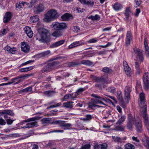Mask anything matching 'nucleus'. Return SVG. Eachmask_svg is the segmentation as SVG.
Listing matches in <instances>:
<instances>
[{
	"instance_id": "nucleus-60",
	"label": "nucleus",
	"mask_w": 149,
	"mask_h": 149,
	"mask_svg": "<svg viewBox=\"0 0 149 149\" xmlns=\"http://www.w3.org/2000/svg\"><path fill=\"white\" fill-rule=\"evenodd\" d=\"M71 95L73 100H74V98L77 97L79 95L77 92L71 94Z\"/></svg>"
},
{
	"instance_id": "nucleus-64",
	"label": "nucleus",
	"mask_w": 149,
	"mask_h": 149,
	"mask_svg": "<svg viewBox=\"0 0 149 149\" xmlns=\"http://www.w3.org/2000/svg\"><path fill=\"white\" fill-rule=\"evenodd\" d=\"M14 120H11L10 119H8L7 120V124L9 125H11Z\"/></svg>"
},
{
	"instance_id": "nucleus-61",
	"label": "nucleus",
	"mask_w": 149,
	"mask_h": 149,
	"mask_svg": "<svg viewBox=\"0 0 149 149\" xmlns=\"http://www.w3.org/2000/svg\"><path fill=\"white\" fill-rule=\"evenodd\" d=\"M6 124V122L2 118H0V125H4ZM1 127L0 126V128Z\"/></svg>"
},
{
	"instance_id": "nucleus-18",
	"label": "nucleus",
	"mask_w": 149,
	"mask_h": 149,
	"mask_svg": "<svg viewBox=\"0 0 149 149\" xmlns=\"http://www.w3.org/2000/svg\"><path fill=\"white\" fill-rule=\"evenodd\" d=\"M80 1L82 4L91 7L93 6L94 4L92 0H80Z\"/></svg>"
},
{
	"instance_id": "nucleus-12",
	"label": "nucleus",
	"mask_w": 149,
	"mask_h": 149,
	"mask_svg": "<svg viewBox=\"0 0 149 149\" xmlns=\"http://www.w3.org/2000/svg\"><path fill=\"white\" fill-rule=\"evenodd\" d=\"M123 65L124 70L126 74L128 76H131V69L128 66L127 62L124 61H123Z\"/></svg>"
},
{
	"instance_id": "nucleus-32",
	"label": "nucleus",
	"mask_w": 149,
	"mask_h": 149,
	"mask_svg": "<svg viewBox=\"0 0 149 149\" xmlns=\"http://www.w3.org/2000/svg\"><path fill=\"white\" fill-rule=\"evenodd\" d=\"M33 66H31L26 68H22L19 70L21 72H26L33 69Z\"/></svg>"
},
{
	"instance_id": "nucleus-52",
	"label": "nucleus",
	"mask_w": 149,
	"mask_h": 149,
	"mask_svg": "<svg viewBox=\"0 0 149 149\" xmlns=\"http://www.w3.org/2000/svg\"><path fill=\"white\" fill-rule=\"evenodd\" d=\"M108 92L114 93L116 91V88L113 87L108 88L107 89Z\"/></svg>"
},
{
	"instance_id": "nucleus-37",
	"label": "nucleus",
	"mask_w": 149,
	"mask_h": 149,
	"mask_svg": "<svg viewBox=\"0 0 149 149\" xmlns=\"http://www.w3.org/2000/svg\"><path fill=\"white\" fill-rule=\"evenodd\" d=\"M130 13L131 11L130 8L128 7L125 10V15L127 19H128L129 18V17Z\"/></svg>"
},
{
	"instance_id": "nucleus-36",
	"label": "nucleus",
	"mask_w": 149,
	"mask_h": 149,
	"mask_svg": "<svg viewBox=\"0 0 149 149\" xmlns=\"http://www.w3.org/2000/svg\"><path fill=\"white\" fill-rule=\"evenodd\" d=\"M125 127L123 125H118L116 126L114 130L116 131H123L124 130Z\"/></svg>"
},
{
	"instance_id": "nucleus-19",
	"label": "nucleus",
	"mask_w": 149,
	"mask_h": 149,
	"mask_svg": "<svg viewBox=\"0 0 149 149\" xmlns=\"http://www.w3.org/2000/svg\"><path fill=\"white\" fill-rule=\"evenodd\" d=\"M108 147L106 143H103L100 144H96L94 146V149H107Z\"/></svg>"
},
{
	"instance_id": "nucleus-49",
	"label": "nucleus",
	"mask_w": 149,
	"mask_h": 149,
	"mask_svg": "<svg viewBox=\"0 0 149 149\" xmlns=\"http://www.w3.org/2000/svg\"><path fill=\"white\" fill-rule=\"evenodd\" d=\"M118 98L120 101H123V98L122 97V94L121 92H119L117 93Z\"/></svg>"
},
{
	"instance_id": "nucleus-44",
	"label": "nucleus",
	"mask_w": 149,
	"mask_h": 149,
	"mask_svg": "<svg viewBox=\"0 0 149 149\" xmlns=\"http://www.w3.org/2000/svg\"><path fill=\"white\" fill-rule=\"evenodd\" d=\"M70 17L69 14L66 13L61 16V18L63 20H66L69 19Z\"/></svg>"
},
{
	"instance_id": "nucleus-13",
	"label": "nucleus",
	"mask_w": 149,
	"mask_h": 149,
	"mask_svg": "<svg viewBox=\"0 0 149 149\" xmlns=\"http://www.w3.org/2000/svg\"><path fill=\"white\" fill-rule=\"evenodd\" d=\"M38 126V122L36 121H35L27 123L25 125L23 126L22 128L24 129L36 127Z\"/></svg>"
},
{
	"instance_id": "nucleus-30",
	"label": "nucleus",
	"mask_w": 149,
	"mask_h": 149,
	"mask_svg": "<svg viewBox=\"0 0 149 149\" xmlns=\"http://www.w3.org/2000/svg\"><path fill=\"white\" fill-rule=\"evenodd\" d=\"M65 123V121L58 120L54 121L53 123L54 124H58L59 125L60 127H63L64 123Z\"/></svg>"
},
{
	"instance_id": "nucleus-63",
	"label": "nucleus",
	"mask_w": 149,
	"mask_h": 149,
	"mask_svg": "<svg viewBox=\"0 0 149 149\" xmlns=\"http://www.w3.org/2000/svg\"><path fill=\"white\" fill-rule=\"evenodd\" d=\"M16 51V49L15 48H11L9 52H10L11 53L13 54H14L15 53Z\"/></svg>"
},
{
	"instance_id": "nucleus-4",
	"label": "nucleus",
	"mask_w": 149,
	"mask_h": 149,
	"mask_svg": "<svg viewBox=\"0 0 149 149\" xmlns=\"http://www.w3.org/2000/svg\"><path fill=\"white\" fill-rule=\"evenodd\" d=\"M91 77L96 82V83L95 84V86L100 89L104 88V84L105 83H107L105 80L102 77H99L93 75H91Z\"/></svg>"
},
{
	"instance_id": "nucleus-51",
	"label": "nucleus",
	"mask_w": 149,
	"mask_h": 149,
	"mask_svg": "<svg viewBox=\"0 0 149 149\" xmlns=\"http://www.w3.org/2000/svg\"><path fill=\"white\" fill-rule=\"evenodd\" d=\"M96 107V104L93 102H90L88 103V108L92 109H94Z\"/></svg>"
},
{
	"instance_id": "nucleus-3",
	"label": "nucleus",
	"mask_w": 149,
	"mask_h": 149,
	"mask_svg": "<svg viewBox=\"0 0 149 149\" xmlns=\"http://www.w3.org/2000/svg\"><path fill=\"white\" fill-rule=\"evenodd\" d=\"M59 16L57 11L54 9H52L49 11L46 14L44 20L48 22L53 20Z\"/></svg>"
},
{
	"instance_id": "nucleus-9",
	"label": "nucleus",
	"mask_w": 149,
	"mask_h": 149,
	"mask_svg": "<svg viewBox=\"0 0 149 149\" xmlns=\"http://www.w3.org/2000/svg\"><path fill=\"white\" fill-rule=\"evenodd\" d=\"M143 81L144 83V88L147 90L149 88V76L148 73H145L143 76Z\"/></svg>"
},
{
	"instance_id": "nucleus-48",
	"label": "nucleus",
	"mask_w": 149,
	"mask_h": 149,
	"mask_svg": "<svg viewBox=\"0 0 149 149\" xmlns=\"http://www.w3.org/2000/svg\"><path fill=\"white\" fill-rule=\"evenodd\" d=\"M63 99L65 101L67 100L68 99L73 100L71 96V94H68L65 95Z\"/></svg>"
},
{
	"instance_id": "nucleus-15",
	"label": "nucleus",
	"mask_w": 149,
	"mask_h": 149,
	"mask_svg": "<svg viewBox=\"0 0 149 149\" xmlns=\"http://www.w3.org/2000/svg\"><path fill=\"white\" fill-rule=\"evenodd\" d=\"M113 10L116 11H118L121 10L123 8V5L120 3L116 2L112 5Z\"/></svg>"
},
{
	"instance_id": "nucleus-29",
	"label": "nucleus",
	"mask_w": 149,
	"mask_h": 149,
	"mask_svg": "<svg viewBox=\"0 0 149 149\" xmlns=\"http://www.w3.org/2000/svg\"><path fill=\"white\" fill-rule=\"evenodd\" d=\"M105 100V98L103 97L98 96L95 100V101L97 103H100L103 104V103L102 101Z\"/></svg>"
},
{
	"instance_id": "nucleus-41",
	"label": "nucleus",
	"mask_w": 149,
	"mask_h": 149,
	"mask_svg": "<svg viewBox=\"0 0 149 149\" xmlns=\"http://www.w3.org/2000/svg\"><path fill=\"white\" fill-rule=\"evenodd\" d=\"M126 118L125 116H121L120 118L119 119L117 123V124L120 125L123 123L125 120Z\"/></svg>"
},
{
	"instance_id": "nucleus-58",
	"label": "nucleus",
	"mask_w": 149,
	"mask_h": 149,
	"mask_svg": "<svg viewBox=\"0 0 149 149\" xmlns=\"http://www.w3.org/2000/svg\"><path fill=\"white\" fill-rule=\"evenodd\" d=\"M64 132L63 130H53L49 132H47V133H45V134H47L48 133H52L54 132H60L61 133H63Z\"/></svg>"
},
{
	"instance_id": "nucleus-1",
	"label": "nucleus",
	"mask_w": 149,
	"mask_h": 149,
	"mask_svg": "<svg viewBox=\"0 0 149 149\" xmlns=\"http://www.w3.org/2000/svg\"><path fill=\"white\" fill-rule=\"evenodd\" d=\"M52 26L53 28L56 30L54 31L52 33V35L56 38H59L62 35L63 33L60 30L65 29L67 28V24L64 23L55 22L52 24Z\"/></svg>"
},
{
	"instance_id": "nucleus-28",
	"label": "nucleus",
	"mask_w": 149,
	"mask_h": 149,
	"mask_svg": "<svg viewBox=\"0 0 149 149\" xmlns=\"http://www.w3.org/2000/svg\"><path fill=\"white\" fill-rule=\"evenodd\" d=\"M81 63L86 65L91 66L93 65L92 62L88 60H83L81 61Z\"/></svg>"
},
{
	"instance_id": "nucleus-34",
	"label": "nucleus",
	"mask_w": 149,
	"mask_h": 149,
	"mask_svg": "<svg viewBox=\"0 0 149 149\" xmlns=\"http://www.w3.org/2000/svg\"><path fill=\"white\" fill-rule=\"evenodd\" d=\"M55 92L53 91H47L44 92V94L47 96L50 97L53 96Z\"/></svg>"
},
{
	"instance_id": "nucleus-26",
	"label": "nucleus",
	"mask_w": 149,
	"mask_h": 149,
	"mask_svg": "<svg viewBox=\"0 0 149 149\" xmlns=\"http://www.w3.org/2000/svg\"><path fill=\"white\" fill-rule=\"evenodd\" d=\"M73 103V102H68L63 103V106L67 108L71 109L72 108L73 105L72 104Z\"/></svg>"
},
{
	"instance_id": "nucleus-24",
	"label": "nucleus",
	"mask_w": 149,
	"mask_h": 149,
	"mask_svg": "<svg viewBox=\"0 0 149 149\" xmlns=\"http://www.w3.org/2000/svg\"><path fill=\"white\" fill-rule=\"evenodd\" d=\"M147 38H146L144 39V45L145 46V50L146 51L145 52L146 56L147 58H149V52L148 51L149 49L147 43Z\"/></svg>"
},
{
	"instance_id": "nucleus-50",
	"label": "nucleus",
	"mask_w": 149,
	"mask_h": 149,
	"mask_svg": "<svg viewBox=\"0 0 149 149\" xmlns=\"http://www.w3.org/2000/svg\"><path fill=\"white\" fill-rule=\"evenodd\" d=\"M41 121L43 124H48L49 123L50 119L49 118H45L42 119Z\"/></svg>"
},
{
	"instance_id": "nucleus-31",
	"label": "nucleus",
	"mask_w": 149,
	"mask_h": 149,
	"mask_svg": "<svg viewBox=\"0 0 149 149\" xmlns=\"http://www.w3.org/2000/svg\"><path fill=\"white\" fill-rule=\"evenodd\" d=\"M30 19L31 22L33 23L36 22L39 20L38 16L37 15L32 16L30 17Z\"/></svg>"
},
{
	"instance_id": "nucleus-5",
	"label": "nucleus",
	"mask_w": 149,
	"mask_h": 149,
	"mask_svg": "<svg viewBox=\"0 0 149 149\" xmlns=\"http://www.w3.org/2000/svg\"><path fill=\"white\" fill-rule=\"evenodd\" d=\"M58 64L57 61H54L49 63L44 66L41 70L42 73L49 72L53 69L55 66Z\"/></svg>"
},
{
	"instance_id": "nucleus-57",
	"label": "nucleus",
	"mask_w": 149,
	"mask_h": 149,
	"mask_svg": "<svg viewBox=\"0 0 149 149\" xmlns=\"http://www.w3.org/2000/svg\"><path fill=\"white\" fill-rule=\"evenodd\" d=\"M85 90V88H79L77 91V92L79 95L82 92L84 91Z\"/></svg>"
},
{
	"instance_id": "nucleus-10",
	"label": "nucleus",
	"mask_w": 149,
	"mask_h": 149,
	"mask_svg": "<svg viewBox=\"0 0 149 149\" xmlns=\"http://www.w3.org/2000/svg\"><path fill=\"white\" fill-rule=\"evenodd\" d=\"M44 6L40 3L35 7L33 9L34 12L36 14H39L44 10Z\"/></svg>"
},
{
	"instance_id": "nucleus-40",
	"label": "nucleus",
	"mask_w": 149,
	"mask_h": 149,
	"mask_svg": "<svg viewBox=\"0 0 149 149\" xmlns=\"http://www.w3.org/2000/svg\"><path fill=\"white\" fill-rule=\"evenodd\" d=\"M125 149H134V146L130 143H128L125 144Z\"/></svg>"
},
{
	"instance_id": "nucleus-17",
	"label": "nucleus",
	"mask_w": 149,
	"mask_h": 149,
	"mask_svg": "<svg viewBox=\"0 0 149 149\" xmlns=\"http://www.w3.org/2000/svg\"><path fill=\"white\" fill-rule=\"evenodd\" d=\"M12 17V14L10 12L6 13L4 16L3 22L4 23H7L9 21Z\"/></svg>"
},
{
	"instance_id": "nucleus-25",
	"label": "nucleus",
	"mask_w": 149,
	"mask_h": 149,
	"mask_svg": "<svg viewBox=\"0 0 149 149\" xmlns=\"http://www.w3.org/2000/svg\"><path fill=\"white\" fill-rule=\"evenodd\" d=\"M131 88L128 87H126L125 90V97L127 100L130 99V93L131 92Z\"/></svg>"
},
{
	"instance_id": "nucleus-21",
	"label": "nucleus",
	"mask_w": 149,
	"mask_h": 149,
	"mask_svg": "<svg viewBox=\"0 0 149 149\" xmlns=\"http://www.w3.org/2000/svg\"><path fill=\"white\" fill-rule=\"evenodd\" d=\"M40 117L38 116H35L31 118H29L26 120L22 121L19 124L20 125H23L25 122H28L36 121L39 120Z\"/></svg>"
},
{
	"instance_id": "nucleus-33",
	"label": "nucleus",
	"mask_w": 149,
	"mask_h": 149,
	"mask_svg": "<svg viewBox=\"0 0 149 149\" xmlns=\"http://www.w3.org/2000/svg\"><path fill=\"white\" fill-rule=\"evenodd\" d=\"M135 66L136 69V72L138 74H139L141 72V70L139 68V64L138 62L136 61L135 63Z\"/></svg>"
},
{
	"instance_id": "nucleus-59",
	"label": "nucleus",
	"mask_w": 149,
	"mask_h": 149,
	"mask_svg": "<svg viewBox=\"0 0 149 149\" xmlns=\"http://www.w3.org/2000/svg\"><path fill=\"white\" fill-rule=\"evenodd\" d=\"M97 40L95 38H93L88 41L87 42L88 43H94L97 42Z\"/></svg>"
},
{
	"instance_id": "nucleus-43",
	"label": "nucleus",
	"mask_w": 149,
	"mask_h": 149,
	"mask_svg": "<svg viewBox=\"0 0 149 149\" xmlns=\"http://www.w3.org/2000/svg\"><path fill=\"white\" fill-rule=\"evenodd\" d=\"M32 86H29L28 87L26 88L21 91H20L21 92H23L25 93H27L32 91Z\"/></svg>"
},
{
	"instance_id": "nucleus-39",
	"label": "nucleus",
	"mask_w": 149,
	"mask_h": 149,
	"mask_svg": "<svg viewBox=\"0 0 149 149\" xmlns=\"http://www.w3.org/2000/svg\"><path fill=\"white\" fill-rule=\"evenodd\" d=\"M80 64V63L77 62L73 61L68 63V65L69 67H71L74 66L75 65H78Z\"/></svg>"
},
{
	"instance_id": "nucleus-53",
	"label": "nucleus",
	"mask_w": 149,
	"mask_h": 149,
	"mask_svg": "<svg viewBox=\"0 0 149 149\" xmlns=\"http://www.w3.org/2000/svg\"><path fill=\"white\" fill-rule=\"evenodd\" d=\"M50 54V52L49 50L47 51L41 53V55L43 56H47Z\"/></svg>"
},
{
	"instance_id": "nucleus-42",
	"label": "nucleus",
	"mask_w": 149,
	"mask_h": 149,
	"mask_svg": "<svg viewBox=\"0 0 149 149\" xmlns=\"http://www.w3.org/2000/svg\"><path fill=\"white\" fill-rule=\"evenodd\" d=\"M88 19H91L92 20H98L100 18L99 15H96L95 16L91 15L88 17Z\"/></svg>"
},
{
	"instance_id": "nucleus-45",
	"label": "nucleus",
	"mask_w": 149,
	"mask_h": 149,
	"mask_svg": "<svg viewBox=\"0 0 149 149\" xmlns=\"http://www.w3.org/2000/svg\"><path fill=\"white\" fill-rule=\"evenodd\" d=\"M93 117L91 115H87L86 116L85 118H83L84 121H89L92 119Z\"/></svg>"
},
{
	"instance_id": "nucleus-62",
	"label": "nucleus",
	"mask_w": 149,
	"mask_h": 149,
	"mask_svg": "<svg viewBox=\"0 0 149 149\" xmlns=\"http://www.w3.org/2000/svg\"><path fill=\"white\" fill-rule=\"evenodd\" d=\"M96 54L98 55L104 54H106V51L103 50L98 52L96 53Z\"/></svg>"
},
{
	"instance_id": "nucleus-22",
	"label": "nucleus",
	"mask_w": 149,
	"mask_h": 149,
	"mask_svg": "<svg viewBox=\"0 0 149 149\" xmlns=\"http://www.w3.org/2000/svg\"><path fill=\"white\" fill-rule=\"evenodd\" d=\"M65 42V40H62L53 43L50 46V47L54 48L58 47L63 44Z\"/></svg>"
},
{
	"instance_id": "nucleus-55",
	"label": "nucleus",
	"mask_w": 149,
	"mask_h": 149,
	"mask_svg": "<svg viewBox=\"0 0 149 149\" xmlns=\"http://www.w3.org/2000/svg\"><path fill=\"white\" fill-rule=\"evenodd\" d=\"M135 3H134V6L135 7L138 6L141 4V1L140 0H134Z\"/></svg>"
},
{
	"instance_id": "nucleus-11",
	"label": "nucleus",
	"mask_w": 149,
	"mask_h": 149,
	"mask_svg": "<svg viewBox=\"0 0 149 149\" xmlns=\"http://www.w3.org/2000/svg\"><path fill=\"white\" fill-rule=\"evenodd\" d=\"M132 40V36L131 31H128L126 34L125 40V43L127 46L130 45L131 42Z\"/></svg>"
},
{
	"instance_id": "nucleus-8",
	"label": "nucleus",
	"mask_w": 149,
	"mask_h": 149,
	"mask_svg": "<svg viewBox=\"0 0 149 149\" xmlns=\"http://www.w3.org/2000/svg\"><path fill=\"white\" fill-rule=\"evenodd\" d=\"M134 125L136 127V131L139 132H141L142 131V122L138 118L135 117Z\"/></svg>"
},
{
	"instance_id": "nucleus-2",
	"label": "nucleus",
	"mask_w": 149,
	"mask_h": 149,
	"mask_svg": "<svg viewBox=\"0 0 149 149\" xmlns=\"http://www.w3.org/2000/svg\"><path fill=\"white\" fill-rule=\"evenodd\" d=\"M48 31L47 30L42 28H39L38 30V33L36 36V40L42 42H47L49 41L47 34Z\"/></svg>"
},
{
	"instance_id": "nucleus-54",
	"label": "nucleus",
	"mask_w": 149,
	"mask_h": 149,
	"mask_svg": "<svg viewBox=\"0 0 149 149\" xmlns=\"http://www.w3.org/2000/svg\"><path fill=\"white\" fill-rule=\"evenodd\" d=\"M91 146L90 144H87L82 146L80 149H89Z\"/></svg>"
},
{
	"instance_id": "nucleus-46",
	"label": "nucleus",
	"mask_w": 149,
	"mask_h": 149,
	"mask_svg": "<svg viewBox=\"0 0 149 149\" xmlns=\"http://www.w3.org/2000/svg\"><path fill=\"white\" fill-rule=\"evenodd\" d=\"M134 49L135 53L137 54V57L142 54L143 52L141 50L139 49H136L134 48Z\"/></svg>"
},
{
	"instance_id": "nucleus-38",
	"label": "nucleus",
	"mask_w": 149,
	"mask_h": 149,
	"mask_svg": "<svg viewBox=\"0 0 149 149\" xmlns=\"http://www.w3.org/2000/svg\"><path fill=\"white\" fill-rule=\"evenodd\" d=\"M72 126V124L70 123H64L62 128L65 130H70L71 129Z\"/></svg>"
},
{
	"instance_id": "nucleus-6",
	"label": "nucleus",
	"mask_w": 149,
	"mask_h": 149,
	"mask_svg": "<svg viewBox=\"0 0 149 149\" xmlns=\"http://www.w3.org/2000/svg\"><path fill=\"white\" fill-rule=\"evenodd\" d=\"M58 64L57 61H54L49 63L44 66L41 70L42 73L49 72L53 69L55 66Z\"/></svg>"
},
{
	"instance_id": "nucleus-27",
	"label": "nucleus",
	"mask_w": 149,
	"mask_h": 149,
	"mask_svg": "<svg viewBox=\"0 0 149 149\" xmlns=\"http://www.w3.org/2000/svg\"><path fill=\"white\" fill-rule=\"evenodd\" d=\"M1 113L2 114L8 115L11 116H13L14 115L13 113L10 110L6 109L3 110L1 112Z\"/></svg>"
},
{
	"instance_id": "nucleus-20",
	"label": "nucleus",
	"mask_w": 149,
	"mask_h": 149,
	"mask_svg": "<svg viewBox=\"0 0 149 149\" xmlns=\"http://www.w3.org/2000/svg\"><path fill=\"white\" fill-rule=\"evenodd\" d=\"M21 48L22 51L25 53L28 52L30 49L29 46L25 42L22 43Z\"/></svg>"
},
{
	"instance_id": "nucleus-47",
	"label": "nucleus",
	"mask_w": 149,
	"mask_h": 149,
	"mask_svg": "<svg viewBox=\"0 0 149 149\" xmlns=\"http://www.w3.org/2000/svg\"><path fill=\"white\" fill-rule=\"evenodd\" d=\"M103 71L106 73H110L112 72L111 69L107 67H105L103 68Z\"/></svg>"
},
{
	"instance_id": "nucleus-56",
	"label": "nucleus",
	"mask_w": 149,
	"mask_h": 149,
	"mask_svg": "<svg viewBox=\"0 0 149 149\" xmlns=\"http://www.w3.org/2000/svg\"><path fill=\"white\" fill-rule=\"evenodd\" d=\"M144 144L148 149H149V139H146L145 141L144 142Z\"/></svg>"
},
{
	"instance_id": "nucleus-16",
	"label": "nucleus",
	"mask_w": 149,
	"mask_h": 149,
	"mask_svg": "<svg viewBox=\"0 0 149 149\" xmlns=\"http://www.w3.org/2000/svg\"><path fill=\"white\" fill-rule=\"evenodd\" d=\"M84 44V43L82 42L81 41H75L70 44L68 46V48L69 49H71L79 46L83 45Z\"/></svg>"
},
{
	"instance_id": "nucleus-7",
	"label": "nucleus",
	"mask_w": 149,
	"mask_h": 149,
	"mask_svg": "<svg viewBox=\"0 0 149 149\" xmlns=\"http://www.w3.org/2000/svg\"><path fill=\"white\" fill-rule=\"evenodd\" d=\"M128 121L127 125V129L130 130H132L133 125L134 124V120L135 117H133L131 114H129L127 118Z\"/></svg>"
},
{
	"instance_id": "nucleus-23",
	"label": "nucleus",
	"mask_w": 149,
	"mask_h": 149,
	"mask_svg": "<svg viewBox=\"0 0 149 149\" xmlns=\"http://www.w3.org/2000/svg\"><path fill=\"white\" fill-rule=\"evenodd\" d=\"M24 30L28 37L29 38H31L32 37L33 33L30 27L26 26L25 27Z\"/></svg>"
},
{
	"instance_id": "nucleus-35",
	"label": "nucleus",
	"mask_w": 149,
	"mask_h": 149,
	"mask_svg": "<svg viewBox=\"0 0 149 149\" xmlns=\"http://www.w3.org/2000/svg\"><path fill=\"white\" fill-rule=\"evenodd\" d=\"M112 138L115 142L121 143L123 141L122 139L119 137L112 136Z\"/></svg>"
},
{
	"instance_id": "nucleus-14",
	"label": "nucleus",
	"mask_w": 149,
	"mask_h": 149,
	"mask_svg": "<svg viewBox=\"0 0 149 149\" xmlns=\"http://www.w3.org/2000/svg\"><path fill=\"white\" fill-rule=\"evenodd\" d=\"M29 3L23 1H20L17 3L15 4L16 10L20 11L22 10L25 4L28 5Z\"/></svg>"
}]
</instances>
